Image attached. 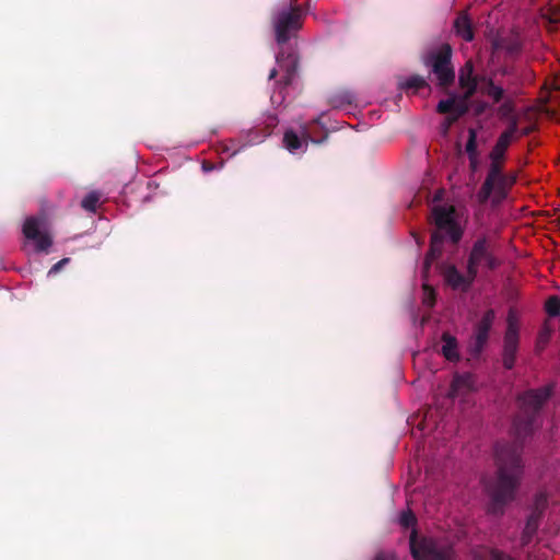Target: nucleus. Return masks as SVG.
<instances>
[{
  "label": "nucleus",
  "instance_id": "obj_1",
  "mask_svg": "<svg viewBox=\"0 0 560 560\" xmlns=\"http://www.w3.org/2000/svg\"><path fill=\"white\" fill-rule=\"evenodd\" d=\"M550 395L548 388H539L518 396L520 410L512 424L514 441L498 442L494 446L495 474L485 485L490 498L488 513L502 515L505 506L515 499L524 475V442L538 428L540 410Z\"/></svg>",
  "mask_w": 560,
  "mask_h": 560
},
{
  "label": "nucleus",
  "instance_id": "obj_2",
  "mask_svg": "<svg viewBox=\"0 0 560 560\" xmlns=\"http://www.w3.org/2000/svg\"><path fill=\"white\" fill-rule=\"evenodd\" d=\"M304 11L298 0L283 1L271 13V24L275 38L280 47H285L289 40L296 36L303 26Z\"/></svg>",
  "mask_w": 560,
  "mask_h": 560
},
{
  "label": "nucleus",
  "instance_id": "obj_3",
  "mask_svg": "<svg viewBox=\"0 0 560 560\" xmlns=\"http://www.w3.org/2000/svg\"><path fill=\"white\" fill-rule=\"evenodd\" d=\"M503 161L491 160L487 177L477 194L480 205H486L488 201L492 206L500 205L508 197L509 190L516 182L514 175L503 173Z\"/></svg>",
  "mask_w": 560,
  "mask_h": 560
},
{
  "label": "nucleus",
  "instance_id": "obj_4",
  "mask_svg": "<svg viewBox=\"0 0 560 560\" xmlns=\"http://www.w3.org/2000/svg\"><path fill=\"white\" fill-rule=\"evenodd\" d=\"M24 247L32 244L36 254H48L54 245L52 225L45 212L27 215L22 224Z\"/></svg>",
  "mask_w": 560,
  "mask_h": 560
},
{
  "label": "nucleus",
  "instance_id": "obj_5",
  "mask_svg": "<svg viewBox=\"0 0 560 560\" xmlns=\"http://www.w3.org/2000/svg\"><path fill=\"white\" fill-rule=\"evenodd\" d=\"M431 213L433 215L430 217V222L435 224L436 231L431 235L430 248L425 256L435 260L442 254L444 236L447 235L454 244H457L463 236V230L453 217L455 212Z\"/></svg>",
  "mask_w": 560,
  "mask_h": 560
},
{
  "label": "nucleus",
  "instance_id": "obj_6",
  "mask_svg": "<svg viewBox=\"0 0 560 560\" xmlns=\"http://www.w3.org/2000/svg\"><path fill=\"white\" fill-rule=\"evenodd\" d=\"M453 50L450 44H442L430 51L424 58V65L431 69L440 88L446 89L455 81V70L452 65Z\"/></svg>",
  "mask_w": 560,
  "mask_h": 560
},
{
  "label": "nucleus",
  "instance_id": "obj_7",
  "mask_svg": "<svg viewBox=\"0 0 560 560\" xmlns=\"http://www.w3.org/2000/svg\"><path fill=\"white\" fill-rule=\"evenodd\" d=\"M410 552L415 560H451L452 547L431 537H418L412 529L409 538Z\"/></svg>",
  "mask_w": 560,
  "mask_h": 560
},
{
  "label": "nucleus",
  "instance_id": "obj_8",
  "mask_svg": "<svg viewBox=\"0 0 560 560\" xmlns=\"http://www.w3.org/2000/svg\"><path fill=\"white\" fill-rule=\"evenodd\" d=\"M501 265V260L494 255L491 244L486 237L478 238L469 253L467 271L470 276L477 277L480 266L494 270Z\"/></svg>",
  "mask_w": 560,
  "mask_h": 560
},
{
  "label": "nucleus",
  "instance_id": "obj_9",
  "mask_svg": "<svg viewBox=\"0 0 560 560\" xmlns=\"http://www.w3.org/2000/svg\"><path fill=\"white\" fill-rule=\"evenodd\" d=\"M277 65L282 73L280 80L275 82V91H278L282 95L283 91L290 86L296 77L299 67L298 54L289 47H280V50L276 55ZM283 100V96H281Z\"/></svg>",
  "mask_w": 560,
  "mask_h": 560
},
{
  "label": "nucleus",
  "instance_id": "obj_10",
  "mask_svg": "<svg viewBox=\"0 0 560 560\" xmlns=\"http://www.w3.org/2000/svg\"><path fill=\"white\" fill-rule=\"evenodd\" d=\"M481 78L474 75V63L471 60H467L458 74L459 86L465 91L462 95H452L451 97H456V101L469 105L471 97L477 92L478 84L481 83Z\"/></svg>",
  "mask_w": 560,
  "mask_h": 560
},
{
  "label": "nucleus",
  "instance_id": "obj_11",
  "mask_svg": "<svg viewBox=\"0 0 560 560\" xmlns=\"http://www.w3.org/2000/svg\"><path fill=\"white\" fill-rule=\"evenodd\" d=\"M436 110L440 114H447L441 125L442 132L446 135L452 125L468 113L469 105L456 101V97H448L439 102Z\"/></svg>",
  "mask_w": 560,
  "mask_h": 560
},
{
  "label": "nucleus",
  "instance_id": "obj_12",
  "mask_svg": "<svg viewBox=\"0 0 560 560\" xmlns=\"http://www.w3.org/2000/svg\"><path fill=\"white\" fill-rule=\"evenodd\" d=\"M518 349V330L515 324L509 318L508 328L503 338L502 363L506 370L515 365Z\"/></svg>",
  "mask_w": 560,
  "mask_h": 560
},
{
  "label": "nucleus",
  "instance_id": "obj_13",
  "mask_svg": "<svg viewBox=\"0 0 560 560\" xmlns=\"http://www.w3.org/2000/svg\"><path fill=\"white\" fill-rule=\"evenodd\" d=\"M476 277L463 275L454 265L448 266L444 271V280L453 290L467 292L474 283Z\"/></svg>",
  "mask_w": 560,
  "mask_h": 560
},
{
  "label": "nucleus",
  "instance_id": "obj_14",
  "mask_svg": "<svg viewBox=\"0 0 560 560\" xmlns=\"http://www.w3.org/2000/svg\"><path fill=\"white\" fill-rule=\"evenodd\" d=\"M517 121L513 119L508 128L500 135L493 149L490 152L491 160H504L505 151L512 142L514 135L517 132Z\"/></svg>",
  "mask_w": 560,
  "mask_h": 560
},
{
  "label": "nucleus",
  "instance_id": "obj_15",
  "mask_svg": "<svg viewBox=\"0 0 560 560\" xmlns=\"http://www.w3.org/2000/svg\"><path fill=\"white\" fill-rule=\"evenodd\" d=\"M474 386H475V380H474L472 374H470V373L456 374L451 383L448 396L451 398H455L460 395H465V394L474 390Z\"/></svg>",
  "mask_w": 560,
  "mask_h": 560
},
{
  "label": "nucleus",
  "instance_id": "obj_16",
  "mask_svg": "<svg viewBox=\"0 0 560 560\" xmlns=\"http://www.w3.org/2000/svg\"><path fill=\"white\" fill-rule=\"evenodd\" d=\"M308 141H312L307 131H304L302 137H299L293 130H287L283 135V144L288 151L295 153L298 150L307 147ZM313 142H316L313 140Z\"/></svg>",
  "mask_w": 560,
  "mask_h": 560
},
{
  "label": "nucleus",
  "instance_id": "obj_17",
  "mask_svg": "<svg viewBox=\"0 0 560 560\" xmlns=\"http://www.w3.org/2000/svg\"><path fill=\"white\" fill-rule=\"evenodd\" d=\"M454 31L455 34L464 39L465 42H471L475 37L472 22L469 19L468 14L462 12L457 15L454 21Z\"/></svg>",
  "mask_w": 560,
  "mask_h": 560
},
{
  "label": "nucleus",
  "instance_id": "obj_18",
  "mask_svg": "<svg viewBox=\"0 0 560 560\" xmlns=\"http://www.w3.org/2000/svg\"><path fill=\"white\" fill-rule=\"evenodd\" d=\"M495 318V313L493 310H488L482 315L481 319L477 323L474 331V336L478 337V339L489 340V332L493 325Z\"/></svg>",
  "mask_w": 560,
  "mask_h": 560
},
{
  "label": "nucleus",
  "instance_id": "obj_19",
  "mask_svg": "<svg viewBox=\"0 0 560 560\" xmlns=\"http://www.w3.org/2000/svg\"><path fill=\"white\" fill-rule=\"evenodd\" d=\"M481 84V93L492 98L493 103H500L504 98L503 88L497 85L491 78L482 77Z\"/></svg>",
  "mask_w": 560,
  "mask_h": 560
},
{
  "label": "nucleus",
  "instance_id": "obj_20",
  "mask_svg": "<svg viewBox=\"0 0 560 560\" xmlns=\"http://www.w3.org/2000/svg\"><path fill=\"white\" fill-rule=\"evenodd\" d=\"M541 518L528 515L521 536V547H527L534 539L539 528Z\"/></svg>",
  "mask_w": 560,
  "mask_h": 560
},
{
  "label": "nucleus",
  "instance_id": "obj_21",
  "mask_svg": "<svg viewBox=\"0 0 560 560\" xmlns=\"http://www.w3.org/2000/svg\"><path fill=\"white\" fill-rule=\"evenodd\" d=\"M442 354L444 358L451 362L458 361L457 339L448 332H444L442 335Z\"/></svg>",
  "mask_w": 560,
  "mask_h": 560
},
{
  "label": "nucleus",
  "instance_id": "obj_22",
  "mask_svg": "<svg viewBox=\"0 0 560 560\" xmlns=\"http://www.w3.org/2000/svg\"><path fill=\"white\" fill-rule=\"evenodd\" d=\"M476 560H515L509 555L498 550V549H489L482 548L475 551Z\"/></svg>",
  "mask_w": 560,
  "mask_h": 560
},
{
  "label": "nucleus",
  "instance_id": "obj_23",
  "mask_svg": "<svg viewBox=\"0 0 560 560\" xmlns=\"http://www.w3.org/2000/svg\"><path fill=\"white\" fill-rule=\"evenodd\" d=\"M107 198L100 190L90 191L81 201V207L84 210H95L98 205H102Z\"/></svg>",
  "mask_w": 560,
  "mask_h": 560
},
{
  "label": "nucleus",
  "instance_id": "obj_24",
  "mask_svg": "<svg viewBox=\"0 0 560 560\" xmlns=\"http://www.w3.org/2000/svg\"><path fill=\"white\" fill-rule=\"evenodd\" d=\"M354 101L355 96L350 91H340L334 95H330L329 97V104L336 108H341L347 105H351L354 103Z\"/></svg>",
  "mask_w": 560,
  "mask_h": 560
},
{
  "label": "nucleus",
  "instance_id": "obj_25",
  "mask_svg": "<svg viewBox=\"0 0 560 560\" xmlns=\"http://www.w3.org/2000/svg\"><path fill=\"white\" fill-rule=\"evenodd\" d=\"M548 505V497L544 492H539L535 495L534 505L530 511L532 516H536L538 518H542L544 512Z\"/></svg>",
  "mask_w": 560,
  "mask_h": 560
},
{
  "label": "nucleus",
  "instance_id": "obj_26",
  "mask_svg": "<svg viewBox=\"0 0 560 560\" xmlns=\"http://www.w3.org/2000/svg\"><path fill=\"white\" fill-rule=\"evenodd\" d=\"M488 341L485 339H478V337L472 336L469 343H468V352L474 359H478L485 347L487 346Z\"/></svg>",
  "mask_w": 560,
  "mask_h": 560
},
{
  "label": "nucleus",
  "instance_id": "obj_27",
  "mask_svg": "<svg viewBox=\"0 0 560 560\" xmlns=\"http://www.w3.org/2000/svg\"><path fill=\"white\" fill-rule=\"evenodd\" d=\"M427 86H428V82L425 81V79L423 77H421L419 74H413V75L409 77L402 85L404 89L413 90L415 92H417L423 88H427Z\"/></svg>",
  "mask_w": 560,
  "mask_h": 560
},
{
  "label": "nucleus",
  "instance_id": "obj_28",
  "mask_svg": "<svg viewBox=\"0 0 560 560\" xmlns=\"http://www.w3.org/2000/svg\"><path fill=\"white\" fill-rule=\"evenodd\" d=\"M547 314L550 317H557L560 315V296L551 295L548 298L545 304Z\"/></svg>",
  "mask_w": 560,
  "mask_h": 560
},
{
  "label": "nucleus",
  "instance_id": "obj_29",
  "mask_svg": "<svg viewBox=\"0 0 560 560\" xmlns=\"http://www.w3.org/2000/svg\"><path fill=\"white\" fill-rule=\"evenodd\" d=\"M422 289H423L422 303L427 307L432 308L435 305L436 293H435L434 289L429 284H423Z\"/></svg>",
  "mask_w": 560,
  "mask_h": 560
},
{
  "label": "nucleus",
  "instance_id": "obj_30",
  "mask_svg": "<svg viewBox=\"0 0 560 560\" xmlns=\"http://www.w3.org/2000/svg\"><path fill=\"white\" fill-rule=\"evenodd\" d=\"M466 152H467L468 156L479 155L478 150H477V132L472 128H470L468 130Z\"/></svg>",
  "mask_w": 560,
  "mask_h": 560
},
{
  "label": "nucleus",
  "instance_id": "obj_31",
  "mask_svg": "<svg viewBox=\"0 0 560 560\" xmlns=\"http://www.w3.org/2000/svg\"><path fill=\"white\" fill-rule=\"evenodd\" d=\"M399 523L404 528H410L416 525L417 518L415 514L410 510H408L400 514Z\"/></svg>",
  "mask_w": 560,
  "mask_h": 560
},
{
  "label": "nucleus",
  "instance_id": "obj_32",
  "mask_svg": "<svg viewBox=\"0 0 560 560\" xmlns=\"http://www.w3.org/2000/svg\"><path fill=\"white\" fill-rule=\"evenodd\" d=\"M278 125V119L276 116H268L265 127V135L264 137H268L271 135L272 129Z\"/></svg>",
  "mask_w": 560,
  "mask_h": 560
},
{
  "label": "nucleus",
  "instance_id": "obj_33",
  "mask_svg": "<svg viewBox=\"0 0 560 560\" xmlns=\"http://www.w3.org/2000/svg\"><path fill=\"white\" fill-rule=\"evenodd\" d=\"M70 261V258H62L61 260H59L58 262H56L48 271V275H56L57 272H59L63 266H66L67 264H69Z\"/></svg>",
  "mask_w": 560,
  "mask_h": 560
},
{
  "label": "nucleus",
  "instance_id": "obj_34",
  "mask_svg": "<svg viewBox=\"0 0 560 560\" xmlns=\"http://www.w3.org/2000/svg\"><path fill=\"white\" fill-rule=\"evenodd\" d=\"M512 112H513V104L511 101H505L503 104H501L500 113L503 116H508V115L512 114Z\"/></svg>",
  "mask_w": 560,
  "mask_h": 560
},
{
  "label": "nucleus",
  "instance_id": "obj_35",
  "mask_svg": "<svg viewBox=\"0 0 560 560\" xmlns=\"http://www.w3.org/2000/svg\"><path fill=\"white\" fill-rule=\"evenodd\" d=\"M468 159H469V167H470L471 172L475 173L479 166V155L468 156Z\"/></svg>",
  "mask_w": 560,
  "mask_h": 560
},
{
  "label": "nucleus",
  "instance_id": "obj_36",
  "mask_svg": "<svg viewBox=\"0 0 560 560\" xmlns=\"http://www.w3.org/2000/svg\"><path fill=\"white\" fill-rule=\"evenodd\" d=\"M373 560H394V558L386 552H377Z\"/></svg>",
  "mask_w": 560,
  "mask_h": 560
},
{
  "label": "nucleus",
  "instance_id": "obj_37",
  "mask_svg": "<svg viewBox=\"0 0 560 560\" xmlns=\"http://www.w3.org/2000/svg\"><path fill=\"white\" fill-rule=\"evenodd\" d=\"M433 261H434V259H429V257H427V256L424 257L423 269L425 272H428L430 270Z\"/></svg>",
  "mask_w": 560,
  "mask_h": 560
},
{
  "label": "nucleus",
  "instance_id": "obj_38",
  "mask_svg": "<svg viewBox=\"0 0 560 560\" xmlns=\"http://www.w3.org/2000/svg\"><path fill=\"white\" fill-rule=\"evenodd\" d=\"M430 210H451V211H454L456 209L454 207L444 208L442 206H432Z\"/></svg>",
  "mask_w": 560,
  "mask_h": 560
},
{
  "label": "nucleus",
  "instance_id": "obj_39",
  "mask_svg": "<svg viewBox=\"0 0 560 560\" xmlns=\"http://www.w3.org/2000/svg\"><path fill=\"white\" fill-rule=\"evenodd\" d=\"M278 75V70L276 68L271 69V71L269 72V75H268V79L269 80H275Z\"/></svg>",
  "mask_w": 560,
  "mask_h": 560
},
{
  "label": "nucleus",
  "instance_id": "obj_40",
  "mask_svg": "<svg viewBox=\"0 0 560 560\" xmlns=\"http://www.w3.org/2000/svg\"><path fill=\"white\" fill-rule=\"evenodd\" d=\"M520 49L518 45L516 44H513L511 45L510 47H508V50L511 51V52H515Z\"/></svg>",
  "mask_w": 560,
  "mask_h": 560
},
{
  "label": "nucleus",
  "instance_id": "obj_41",
  "mask_svg": "<svg viewBox=\"0 0 560 560\" xmlns=\"http://www.w3.org/2000/svg\"><path fill=\"white\" fill-rule=\"evenodd\" d=\"M550 21H551L552 23H560V16L555 15V16H552V18L550 19Z\"/></svg>",
  "mask_w": 560,
  "mask_h": 560
},
{
  "label": "nucleus",
  "instance_id": "obj_42",
  "mask_svg": "<svg viewBox=\"0 0 560 560\" xmlns=\"http://www.w3.org/2000/svg\"><path fill=\"white\" fill-rule=\"evenodd\" d=\"M539 214H542L544 212H538ZM546 214L550 215L551 213L556 214L557 212H549V211H546L545 212Z\"/></svg>",
  "mask_w": 560,
  "mask_h": 560
},
{
  "label": "nucleus",
  "instance_id": "obj_43",
  "mask_svg": "<svg viewBox=\"0 0 560 560\" xmlns=\"http://www.w3.org/2000/svg\"><path fill=\"white\" fill-rule=\"evenodd\" d=\"M518 210L525 211L527 210V206H522Z\"/></svg>",
  "mask_w": 560,
  "mask_h": 560
},
{
  "label": "nucleus",
  "instance_id": "obj_44",
  "mask_svg": "<svg viewBox=\"0 0 560 560\" xmlns=\"http://www.w3.org/2000/svg\"><path fill=\"white\" fill-rule=\"evenodd\" d=\"M482 110H483V107H482V106H480V107L478 108V110H477V112H478V113H481Z\"/></svg>",
  "mask_w": 560,
  "mask_h": 560
},
{
  "label": "nucleus",
  "instance_id": "obj_45",
  "mask_svg": "<svg viewBox=\"0 0 560 560\" xmlns=\"http://www.w3.org/2000/svg\"><path fill=\"white\" fill-rule=\"evenodd\" d=\"M529 132V129H524V135H527Z\"/></svg>",
  "mask_w": 560,
  "mask_h": 560
},
{
  "label": "nucleus",
  "instance_id": "obj_46",
  "mask_svg": "<svg viewBox=\"0 0 560 560\" xmlns=\"http://www.w3.org/2000/svg\"><path fill=\"white\" fill-rule=\"evenodd\" d=\"M558 89H560V79H559V82H558Z\"/></svg>",
  "mask_w": 560,
  "mask_h": 560
}]
</instances>
